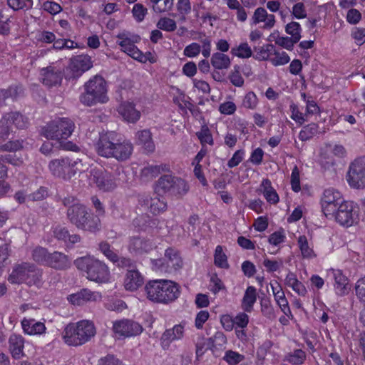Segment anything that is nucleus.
Returning <instances> with one entry per match:
<instances>
[{
	"instance_id": "1",
	"label": "nucleus",
	"mask_w": 365,
	"mask_h": 365,
	"mask_svg": "<svg viewBox=\"0 0 365 365\" xmlns=\"http://www.w3.org/2000/svg\"><path fill=\"white\" fill-rule=\"evenodd\" d=\"M62 204L67 207L66 216L68 221L77 229L96 233L101 228V223L97 215L89 212L88 209L73 196L60 197Z\"/></svg>"
},
{
	"instance_id": "2",
	"label": "nucleus",
	"mask_w": 365,
	"mask_h": 365,
	"mask_svg": "<svg viewBox=\"0 0 365 365\" xmlns=\"http://www.w3.org/2000/svg\"><path fill=\"white\" fill-rule=\"evenodd\" d=\"M75 124L68 118H56L41 128V134L47 139L55 140L66 150L76 151L78 147L71 141H65L73 133Z\"/></svg>"
},
{
	"instance_id": "3",
	"label": "nucleus",
	"mask_w": 365,
	"mask_h": 365,
	"mask_svg": "<svg viewBox=\"0 0 365 365\" xmlns=\"http://www.w3.org/2000/svg\"><path fill=\"white\" fill-rule=\"evenodd\" d=\"M144 290L148 300L164 304L174 302L180 295L178 284L167 279L150 280Z\"/></svg>"
},
{
	"instance_id": "4",
	"label": "nucleus",
	"mask_w": 365,
	"mask_h": 365,
	"mask_svg": "<svg viewBox=\"0 0 365 365\" xmlns=\"http://www.w3.org/2000/svg\"><path fill=\"white\" fill-rule=\"evenodd\" d=\"M11 284H25L37 288L43 285V270L31 262H23L14 266L8 277Z\"/></svg>"
},
{
	"instance_id": "5",
	"label": "nucleus",
	"mask_w": 365,
	"mask_h": 365,
	"mask_svg": "<svg viewBox=\"0 0 365 365\" xmlns=\"http://www.w3.org/2000/svg\"><path fill=\"white\" fill-rule=\"evenodd\" d=\"M96 332V327L92 322L81 320L66 325L63 331V339L68 346H78L90 341Z\"/></svg>"
},
{
	"instance_id": "6",
	"label": "nucleus",
	"mask_w": 365,
	"mask_h": 365,
	"mask_svg": "<svg viewBox=\"0 0 365 365\" xmlns=\"http://www.w3.org/2000/svg\"><path fill=\"white\" fill-rule=\"evenodd\" d=\"M74 264L78 269L86 274V278L97 283H106L110 274L108 265L103 261L91 257L76 259Z\"/></svg>"
},
{
	"instance_id": "7",
	"label": "nucleus",
	"mask_w": 365,
	"mask_h": 365,
	"mask_svg": "<svg viewBox=\"0 0 365 365\" xmlns=\"http://www.w3.org/2000/svg\"><path fill=\"white\" fill-rule=\"evenodd\" d=\"M85 91L80 96V101L86 106L108 101L106 80L100 75H96L84 84Z\"/></svg>"
},
{
	"instance_id": "8",
	"label": "nucleus",
	"mask_w": 365,
	"mask_h": 365,
	"mask_svg": "<svg viewBox=\"0 0 365 365\" xmlns=\"http://www.w3.org/2000/svg\"><path fill=\"white\" fill-rule=\"evenodd\" d=\"M331 217L341 225L350 227L358 222L359 219V207L353 201H344L338 206L336 212Z\"/></svg>"
},
{
	"instance_id": "9",
	"label": "nucleus",
	"mask_w": 365,
	"mask_h": 365,
	"mask_svg": "<svg viewBox=\"0 0 365 365\" xmlns=\"http://www.w3.org/2000/svg\"><path fill=\"white\" fill-rule=\"evenodd\" d=\"M346 178L351 187L365 188V156L357 158L350 163Z\"/></svg>"
},
{
	"instance_id": "10",
	"label": "nucleus",
	"mask_w": 365,
	"mask_h": 365,
	"mask_svg": "<svg viewBox=\"0 0 365 365\" xmlns=\"http://www.w3.org/2000/svg\"><path fill=\"white\" fill-rule=\"evenodd\" d=\"M188 189L189 187L184 180L170 175L161 176L157 182L156 190L158 192H169L177 195L185 194Z\"/></svg>"
},
{
	"instance_id": "11",
	"label": "nucleus",
	"mask_w": 365,
	"mask_h": 365,
	"mask_svg": "<svg viewBox=\"0 0 365 365\" xmlns=\"http://www.w3.org/2000/svg\"><path fill=\"white\" fill-rule=\"evenodd\" d=\"M343 202L341 194L339 191L333 188L327 189L321 199L322 210L326 217L333 215Z\"/></svg>"
},
{
	"instance_id": "12",
	"label": "nucleus",
	"mask_w": 365,
	"mask_h": 365,
	"mask_svg": "<svg viewBox=\"0 0 365 365\" xmlns=\"http://www.w3.org/2000/svg\"><path fill=\"white\" fill-rule=\"evenodd\" d=\"M119 140L118 135L114 132L101 133L96 145L97 153L102 157L111 158Z\"/></svg>"
},
{
	"instance_id": "13",
	"label": "nucleus",
	"mask_w": 365,
	"mask_h": 365,
	"mask_svg": "<svg viewBox=\"0 0 365 365\" xmlns=\"http://www.w3.org/2000/svg\"><path fill=\"white\" fill-rule=\"evenodd\" d=\"M143 327L133 320L122 319L113 322V331L121 336L129 337L140 334Z\"/></svg>"
},
{
	"instance_id": "14",
	"label": "nucleus",
	"mask_w": 365,
	"mask_h": 365,
	"mask_svg": "<svg viewBox=\"0 0 365 365\" xmlns=\"http://www.w3.org/2000/svg\"><path fill=\"white\" fill-rule=\"evenodd\" d=\"M91 173L93 181L101 190L110 191L116 187L111 174L103 168H94L91 170Z\"/></svg>"
},
{
	"instance_id": "15",
	"label": "nucleus",
	"mask_w": 365,
	"mask_h": 365,
	"mask_svg": "<svg viewBox=\"0 0 365 365\" xmlns=\"http://www.w3.org/2000/svg\"><path fill=\"white\" fill-rule=\"evenodd\" d=\"M48 168L54 176L63 180H70L73 177V173L71 170L70 159L68 158L53 160L49 163Z\"/></svg>"
},
{
	"instance_id": "16",
	"label": "nucleus",
	"mask_w": 365,
	"mask_h": 365,
	"mask_svg": "<svg viewBox=\"0 0 365 365\" xmlns=\"http://www.w3.org/2000/svg\"><path fill=\"white\" fill-rule=\"evenodd\" d=\"M93 66L91 58L88 55H78L71 60L70 69L73 78L81 76Z\"/></svg>"
},
{
	"instance_id": "17",
	"label": "nucleus",
	"mask_w": 365,
	"mask_h": 365,
	"mask_svg": "<svg viewBox=\"0 0 365 365\" xmlns=\"http://www.w3.org/2000/svg\"><path fill=\"white\" fill-rule=\"evenodd\" d=\"M154 247V244L150 240L140 236H133L130 238L128 250L130 253L142 255L149 252Z\"/></svg>"
},
{
	"instance_id": "18",
	"label": "nucleus",
	"mask_w": 365,
	"mask_h": 365,
	"mask_svg": "<svg viewBox=\"0 0 365 365\" xmlns=\"http://www.w3.org/2000/svg\"><path fill=\"white\" fill-rule=\"evenodd\" d=\"M184 326L182 324L175 325L172 329H166L160 337V344L163 349H168L170 344L183 337Z\"/></svg>"
},
{
	"instance_id": "19",
	"label": "nucleus",
	"mask_w": 365,
	"mask_h": 365,
	"mask_svg": "<svg viewBox=\"0 0 365 365\" xmlns=\"http://www.w3.org/2000/svg\"><path fill=\"white\" fill-rule=\"evenodd\" d=\"M41 75L42 83L48 87L61 84L63 78L61 71L53 66L43 68L41 71Z\"/></svg>"
},
{
	"instance_id": "20",
	"label": "nucleus",
	"mask_w": 365,
	"mask_h": 365,
	"mask_svg": "<svg viewBox=\"0 0 365 365\" xmlns=\"http://www.w3.org/2000/svg\"><path fill=\"white\" fill-rule=\"evenodd\" d=\"M118 111L125 120L131 123H136L141 115L140 112L135 108V104L128 101L122 103Z\"/></svg>"
},
{
	"instance_id": "21",
	"label": "nucleus",
	"mask_w": 365,
	"mask_h": 365,
	"mask_svg": "<svg viewBox=\"0 0 365 365\" xmlns=\"http://www.w3.org/2000/svg\"><path fill=\"white\" fill-rule=\"evenodd\" d=\"M144 282L143 277L135 268L128 269L124 280V287L129 291H135L143 285Z\"/></svg>"
},
{
	"instance_id": "22",
	"label": "nucleus",
	"mask_w": 365,
	"mask_h": 365,
	"mask_svg": "<svg viewBox=\"0 0 365 365\" xmlns=\"http://www.w3.org/2000/svg\"><path fill=\"white\" fill-rule=\"evenodd\" d=\"M47 263V267L60 270L65 269L70 266L68 256L57 251L50 253Z\"/></svg>"
},
{
	"instance_id": "23",
	"label": "nucleus",
	"mask_w": 365,
	"mask_h": 365,
	"mask_svg": "<svg viewBox=\"0 0 365 365\" xmlns=\"http://www.w3.org/2000/svg\"><path fill=\"white\" fill-rule=\"evenodd\" d=\"M115 148L111 158H114L118 161H124L128 159L133 150L132 143L127 140H120Z\"/></svg>"
},
{
	"instance_id": "24",
	"label": "nucleus",
	"mask_w": 365,
	"mask_h": 365,
	"mask_svg": "<svg viewBox=\"0 0 365 365\" xmlns=\"http://www.w3.org/2000/svg\"><path fill=\"white\" fill-rule=\"evenodd\" d=\"M9 350L16 359L21 358L24 354V339L21 335L13 334L9 339Z\"/></svg>"
},
{
	"instance_id": "25",
	"label": "nucleus",
	"mask_w": 365,
	"mask_h": 365,
	"mask_svg": "<svg viewBox=\"0 0 365 365\" xmlns=\"http://www.w3.org/2000/svg\"><path fill=\"white\" fill-rule=\"evenodd\" d=\"M21 326L25 334L29 335L42 334L46 331V326L43 322H36L34 319L24 318Z\"/></svg>"
},
{
	"instance_id": "26",
	"label": "nucleus",
	"mask_w": 365,
	"mask_h": 365,
	"mask_svg": "<svg viewBox=\"0 0 365 365\" xmlns=\"http://www.w3.org/2000/svg\"><path fill=\"white\" fill-rule=\"evenodd\" d=\"M137 143L147 153H153L155 150V144L153 143L151 133L149 130L145 129L139 131L136 134Z\"/></svg>"
},
{
	"instance_id": "27",
	"label": "nucleus",
	"mask_w": 365,
	"mask_h": 365,
	"mask_svg": "<svg viewBox=\"0 0 365 365\" xmlns=\"http://www.w3.org/2000/svg\"><path fill=\"white\" fill-rule=\"evenodd\" d=\"M3 117L9 125L13 124L19 129H25L29 124L28 118L17 111L6 113Z\"/></svg>"
},
{
	"instance_id": "28",
	"label": "nucleus",
	"mask_w": 365,
	"mask_h": 365,
	"mask_svg": "<svg viewBox=\"0 0 365 365\" xmlns=\"http://www.w3.org/2000/svg\"><path fill=\"white\" fill-rule=\"evenodd\" d=\"M210 63L216 70H223L230 66L231 61L227 55L216 52L212 55Z\"/></svg>"
},
{
	"instance_id": "29",
	"label": "nucleus",
	"mask_w": 365,
	"mask_h": 365,
	"mask_svg": "<svg viewBox=\"0 0 365 365\" xmlns=\"http://www.w3.org/2000/svg\"><path fill=\"white\" fill-rule=\"evenodd\" d=\"M335 280L334 289L338 295L342 296L348 292V279L342 274L340 270L334 272Z\"/></svg>"
},
{
	"instance_id": "30",
	"label": "nucleus",
	"mask_w": 365,
	"mask_h": 365,
	"mask_svg": "<svg viewBox=\"0 0 365 365\" xmlns=\"http://www.w3.org/2000/svg\"><path fill=\"white\" fill-rule=\"evenodd\" d=\"M257 300L256 289L250 286L247 288L242 299V308L247 312H251Z\"/></svg>"
},
{
	"instance_id": "31",
	"label": "nucleus",
	"mask_w": 365,
	"mask_h": 365,
	"mask_svg": "<svg viewBox=\"0 0 365 365\" xmlns=\"http://www.w3.org/2000/svg\"><path fill=\"white\" fill-rule=\"evenodd\" d=\"M165 258L168 259L167 264L168 267H173L175 271L182 267L183 262L178 252L173 248H168L165 250Z\"/></svg>"
},
{
	"instance_id": "32",
	"label": "nucleus",
	"mask_w": 365,
	"mask_h": 365,
	"mask_svg": "<svg viewBox=\"0 0 365 365\" xmlns=\"http://www.w3.org/2000/svg\"><path fill=\"white\" fill-rule=\"evenodd\" d=\"M23 88L20 85H12L7 89L0 90V103L4 102L6 99L11 98L15 100L22 95Z\"/></svg>"
},
{
	"instance_id": "33",
	"label": "nucleus",
	"mask_w": 365,
	"mask_h": 365,
	"mask_svg": "<svg viewBox=\"0 0 365 365\" xmlns=\"http://www.w3.org/2000/svg\"><path fill=\"white\" fill-rule=\"evenodd\" d=\"M49 255L46 248L38 246L32 250L31 258L36 263L46 266Z\"/></svg>"
},
{
	"instance_id": "34",
	"label": "nucleus",
	"mask_w": 365,
	"mask_h": 365,
	"mask_svg": "<svg viewBox=\"0 0 365 365\" xmlns=\"http://www.w3.org/2000/svg\"><path fill=\"white\" fill-rule=\"evenodd\" d=\"M274 299L280 307L282 312L287 316L291 314V311L288 304L287 299L285 297L284 292L280 289L275 291L274 287L272 285Z\"/></svg>"
},
{
	"instance_id": "35",
	"label": "nucleus",
	"mask_w": 365,
	"mask_h": 365,
	"mask_svg": "<svg viewBox=\"0 0 365 365\" xmlns=\"http://www.w3.org/2000/svg\"><path fill=\"white\" fill-rule=\"evenodd\" d=\"M152 9L155 13L169 11L173 6V0H150Z\"/></svg>"
},
{
	"instance_id": "36",
	"label": "nucleus",
	"mask_w": 365,
	"mask_h": 365,
	"mask_svg": "<svg viewBox=\"0 0 365 365\" xmlns=\"http://www.w3.org/2000/svg\"><path fill=\"white\" fill-rule=\"evenodd\" d=\"M169 169V165L166 164L152 165L145 167L142 170V173L145 176L153 178L159 175L161 172L168 171Z\"/></svg>"
},
{
	"instance_id": "37",
	"label": "nucleus",
	"mask_w": 365,
	"mask_h": 365,
	"mask_svg": "<svg viewBox=\"0 0 365 365\" xmlns=\"http://www.w3.org/2000/svg\"><path fill=\"white\" fill-rule=\"evenodd\" d=\"M318 125L316 123H310L304 126L299 134V138L302 141L311 139L318 133Z\"/></svg>"
},
{
	"instance_id": "38",
	"label": "nucleus",
	"mask_w": 365,
	"mask_h": 365,
	"mask_svg": "<svg viewBox=\"0 0 365 365\" xmlns=\"http://www.w3.org/2000/svg\"><path fill=\"white\" fill-rule=\"evenodd\" d=\"M167 209V202L163 197L150 198V210L154 215H158Z\"/></svg>"
},
{
	"instance_id": "39",
	"label": "nucleus",
	"mask_w": 365,
	"mask_h": 365,
	"mask_svg": "<svg viewBox=\"0 0 365 365\" xmlns=\"http://www.w3.org/2000/svg\"><path fill=\"white\" fill-rule=\"evenodd\" d=\"M301 26L298 22L292 21L285 26V31L292 39L298 42L301 38Z\"/></svg>"
},
{
	"instance_id": "40",
	"label": "nucleus",
	"mask_w": 365,
	"mask_h": 365,
	"mask_svg": "<svg viewBox=\"0 0 365 365\" xmlns=\"http://www.w3.org/2000/svg\"><path fill=\"white\" fill-rule=\"evenodd\" d=\"M231 53L232 55L242 58H250L252 55L251 48L247 43H240L238 47L232 48Z\"/></svg>"
},
{
	"instance_id": "41",
	"label": "nucleus",
	"mask_w": 365,
	"mask_h": 365,
	"mask_svg": "<svg viewBox=\"0 0 365 365\" xmlns=\"http://www.w3.org/2000/svg\"><path fill=\"white\" fill-rule=\"evenodd\" d=\"M215 264L221 268H228L227 256L223 252L222 247L220 245L217 246L214 255Z\"/></svg>"
},
{
	"instance_id": "42",
	"label": "nucleus",
	"mask_w": 365,
	"mask_h": 365,
	"mask_svg": "<svg viewBox=\"0 0 365 365\" xmlns=\"http://www.w3.org/2000/svg\"><path fill=\"white\" fill-rule=\"evenodd\" d=\"M99 250L107 257L110 262L116 260V256L118 255L111 247L110 245L106 242L103 241L98 245Z\"/></svg>"
},
{
	"instance_id": "43",
	"label": "nucleus",
	"mask_w": 365,
	"mask_h": 365,
	"mask_svg": "<svg viewBox=\"0 0 365 365\" xmlns=\"http://www.w3.org/2000/svg\"><path fill=\"white\" fill-rule=\"evenodd\" d=\"M229 79L232 85L237 87H241L244 85V78L240 74V68L239 66L235 65L233 70L231 71L229 75Z\"/></svg>"
},
{
	"instance_id": "44",
	"label": "nucleus",
	"mask_w": 365,
	"mask_h": 365,
	"mask_svg": "<svg viewBox=\"0 0 365 365\" xmlns=\"http://www.w3.org/2000/svg\"><path fill=\"white\" fill-rule=\"evenodd\" d=\"M298 245L303 257L311 258L314 255V252L312 249L309 247L307 239L304 235H302L299 237Z\"/></svg>"
},
{
	"instance_id": "45",
	"label": "nucleus",
	"mask_w": 365,
	"mask_h": 365,
	"mask_svg": "<svg viewBox=\"0 0 365 365\" xmlns=\"http://www.w3.org/2000/svg\"><path fill=\"white\" fill-rule=\"evenodd\" d=\"M157 27L161 30L171 32L174 31L177 29V25L173 19L163 17L160 18L157 23Z\"/></svg>"
},
{
	"instance_id": "46",
	"label": "nucleus",
	"mask_w": 365,
	"mask_h": 365,
	"mask_svg": "<svg viewBox=\"0 0 365 365\" xmlns=\"http://www.w3.org/2000/svg\"><path fill=\"white\" fill-rule=\"evenodd\" d=\"M306 357L305 352L302 351V349H296L293 353L289 354L286 356V359L295 365H299L302 364Z\"/></svg>"
},
{
	"instance_id": "47",
	"label": "nucleus",
	"mask_w": 365,
	"mask_h": 365,
	"mask_svg": "<svg viewBox=\"0 0 365 365\" xmlns=\"http://www.w3.org/2000/svg\"><path fill=\"white\" fill-rule=\"evenodd\" d=\"M275 43L280 46L281 47L286 48L289 51H292L295 43L297 42L290 37L279 36H277L274 39Z\"/></svg>"
},
{
	"instance_id": "48",
	"label": "nucleus",
	"mask_w": 365,
	"mask_h": 365,
	"mask_svg": "<svg viewBox=\"0 0 365 365\" xmlns=\"http://www.w3.org/2000/svg\"><path fill=\"white\" fill-rule=\"evenodd\" d=\"M244 358L245 356L243 355L232 350L227 351L225 356L223 357L224 360L230 365H236L239 364L244 359Z\"/></svg>"
},
{
	"instance_id": "49",
	"label": "nucleus",
	"mask_w": 365,
	"mask_h": 365,
	"mask_svg": "<svg viewBox=\"0 0 365 365\" xmlns=\"http://www.w3.org/2000/svg\"><path fill=\"white\" fill-rule=\"evenodd\" d=\"M274 56L275 57L272 58L269 60L275 66L287 64L290 61L289 56L284 51L280 53L274 51Z\"/></svg>"
},
{
	"instance_id": "50",
	"label": "nucleus",
	"mask_w": 365,
	"mask_h": 365,
	"mask_svg": "<svg viewBox=\"0 0 365 365\" xmlns=\"http://www.w3.org/2000/svg\"><path fill=\"white\" fill-rule=\"evenodd\" d=\"M70 164H71V170L72 173H73V176L77 173H83L86 171V170L88 168V164L83 162V159L77 158L76 160H71L70 159Z\"/></svg>"
},
{
	"instance_id": "51",
	"label": "nucleus",
	"mask_w": 365,
	"mask_h": 365,
	"mask_svg": "<svg viewBox=\"0 0 365 365\" xmlns=\"http://www.w3.org/2000/svg\"><path fill=\"white\" fill-rule=\"evenodd\" d=\"M113 263L120 268H127L128 269L135 268L134 262L128 257H119L117 255L116 260L113 261Z\"/></svg>"
},
{
	"instance_id": "52",
	"label": "nucleus",
	"mask_w": 365,
	"mask_h": 365,
	"mask_svg": "<svg viewBox=\"0 0 365 365\" xmlns=\"http://www.w3.org/2000/svg\"><path fill=\"white\" fill-rule=\"evenodd\" d=\"M263 265L268 272H274L283 266V261L281 259L279 260H271L268 258H265L263 261Z\"/></svg>"
},
{
	"instance_id": "53",
	"label": "nucleus",
	"mask_w": 365,
	"mask_h": 365,
	"mask_svg": "<svg viewBox=\"0 0 365 365\" xmlns=\"http://www.w3.org/2000/svg\"><path fill=\"white\" fill-rule=\"evenodd\" d=\"M257 98L254 92L247 93L244 97L242 106L249 109H255L257 105Z\"/></svg>"
},
{
	"instance_id": "54",
	"label": "nucleus",
	"mask_w": 365,
	"mask_h": 365,
	"mask_svg": "<svg viewBox=\"0 0 365 365\" xmlns=\"http://www.w3.org/2000/svg\"><path fill=\"white\" fill-rule=\"evenodd\" d=\"M208 341L212 346H222L227 343V338L223 332L217 331Z\"/></svg>"
},
{
	"instance_id": "55",
	"label": "nucleus",
	"mask_w": 365,
	"mask_h": 365,
	"mask_svg": "<svg viewBox=\"0 0 365 365\" xmlns=\"http://www.w3.org/2000/svg\"><path fill=\"white\" fill-rule=\"evenodd\" d=\"M147 11V9L143 4H136L133 7L132 13L136 21L141 22L144 19Z\"/></svg>"
},
{
	"instance_id": "56",
	"label": "nucleus",
	"mask_w": 365,
	"mask_h": 365,
	"mask_svg": "<svg viewBox=\"0 0 365 365\" xmlns=\"http://www.w3.org/2000/svg\"><path fill=\"white\" fill-rule=\"evenodd\" d=\"M10 131L11 129L8 121L3 117L0 120V143L9 138Z\"/></svg>"
},
{
	"instance_id": "57",
	"label": "nucleus",
	"mask_w": 365,
	"mask_h": 365,
	"mask_svg": "<svg viewBox=\"0 0 365 365\" xmlns=\"http://www.w3.org/2000/svg\"><path fill=\"white\" fill-rule=\"evenodd\" d=\"M200 51L201 47L200 44L192 43L185 48L183 53L187 57L193 58L197 56L200 53Z\"/></svg>"
},
{
	"instance_id": "58",
	"label": "nucleus",
	"mask_w": 365,
	"mask_h": 365,
	"mask_svg": "<svg viewBox=\"0 0 365 365\" xmlns=\"http://www.w3.org/2000/svg\"><path fill=\"white\" fill-rule=\"evenodd\" d=\"M355 291L359 300L365 303V277L359 279L356 282Z\"/></svg>"
},
{
	"instance_id": "59",
	"label": "nucleus",
	"mask_w": 365,
	"mask_h": 365,
	"mask_svg": "<svg viewBox=\"0 0 365 365\" xmlns=\"http://www.w3.org/2000/svg\"><path fill=\"white\" fill-rule=\"evenodd\" d=\"M291 185L293 191L297 192L300 190L299 171L297 166H294L292 172Z\"/></svg>"
},
{
	"instance_id": "60",
	"label": "nucleus",
	"mask_w": 365,
	"mask_h": 365,
	"mask_svg": "<svg viewBox=\"0 0 365 365\" xmlns=\"http://www.w3.org/2000/svg\"><path fill=\"white\" fill-rule=\"evenodd\" d=\"M22 142L19 140L9 141L1 145L0 150L14 152L22 148Z\"/></svg>"
},
{
	"instance_id": "61",
	"label": "nucleus",
	"mask_w": 365,
	"mask_h": 365,
	"mask_svg": "<svg viewBox=\"0 0 365 365\" xmlns=\"http://www.w3.org/2000/svg\"><path fill=\"white\" fill-rule=\"evenodd\" d=\"M233 319L234 324L241 329L245 328L249 323V317L245 312L237 314Z\"/></svg>"
},
{
	"instance_id": "62",
	"label": "nucleus",
	"mask_w": 365,
	"mask_h": 365,
	"mask_svg": "<svg viewBox=\"0 0 365 365\" xmlns=\"http://www.w3.org/2000/svg\"><path fill=\"white\" fill-rule=\"evenodd\" d=\"M43 8L49 14L54 15L60 13L62 11V7L54 1H47L43 3Z\"/></svg>"
},
{
	"instance_id": "63",
	"label": "nucleus",
	"mask_w": 365,
	"mask_h": 365,
	"mask_svg": "<svg viewBox=\"0 0 365 365\" xmlns=\"http://www.w3.org/2000/svg\"><path fill=\"white\" fill-rule=\"evenodd\" d=\"M53 236L58 240L67 242V238L69 237V232L65 227L57 226L53 230Z\"/></svg>"
},
{
	"instance_id": "64",
	"label": "nucleus",
	"mask_w": 365,
	"mask_h": 365,
	"mask_svg": "<svg viewBox=\"0 0 365 365\" xmlns=\"http://www.w3.org/2000/svg\"><path fill=\"white\" fill-rule=\"evenodd\" d=\"M361 19V13L356 9H351L346 14V21L351 24H358Z\"/></svg>"
}]
</instances>
